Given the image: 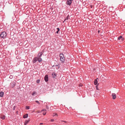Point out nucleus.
<instances>
[{
	"label": "nucleus",
	"instance_id": "obj_1",
	"mask_svg": "<svg viewBox=\"0 0 125 125\" xmlns=\"http://www.w3.org/2000/svg\"><path fill=\"white\" fill-rule=\"evenodd\" d=\"M43 53V52H40V55H39L40 53H39L38 55V58L37 57H35L33 60V63H35L37 60H38V61L40 62L42 61V59L41 58H40L42 56Z\"/></svg>",
	"mask_w": 125,
	"mask_h": 125
},
{
	"label": "nucleus",
	"instance_id": "obj_2",
	"mask_svg": "<svg viewBox=\"0 0 125 125\" xmlns=\"http://www.w3.org/2000/svg\"><path fill=\"white\" fill-rule=\"evenodd\" d=\"M60 60L62 62H64L65 61V58L64 57L63 54L62 53L60 54Z\"/></svg>",
	"mask_w": 125,
	"mask_h": 125
},
{
	"label": "nucleus",
	"instance_id": "obj_3",
	"mask_svg": "<svg viewBox=\"0 0 125 125\" xmlns=\"http://www.w3.org/2000/svg\"><path fill=\"white\" fill-rule=\"evenodd\" d=\"M7 35L6 32L3 31L2 32L0 35V37L3 39L5 38L6 37Z\"/></svg>",
	"mask_w": 125,
	"mask_h": 125
},
{
	"label": "nucleus",
	"instance_id": "obj_4",
	"mask_svg": "<svg viewBox=\"0 0 125 125\" xmlns=\"http://www.w3.org/2000/svg\"><path fill=\"white\" fill-rule=\"evenodd\" d=\"M73 0H68L67 2V4L70 5L71 4L72 1Z\"/></svg>",
	"mask_w": 125,
	"mask_h": 125
},
{
	"label": "nucleus",
	"instance_id": "obj_5",
	"mask_svg": "<svg viewBox=\"0 0 125 125\" xmlns=\"http://www.w3.org/2000/svg\"><path fill=\"white\" fill-rule=\"evenodd\" d=\"M44 80L46 82H47L48 81V75H46L44 77Z\"/></svg>",
	"mask_w": 125,
	"mask_h": 125
},
{
	"label": "nucleus",
	"instance_id": "obj_6",
	"mask_svg": "<svg viewBox=\"0 0 125 125\" xmlns=\"http://www.w3.org/2000/svg\"><path fill=\"white\" fill-rule=\"evenodd\" d=\"M112 96L113 97V99H115L116 98V94L115 93H112Z\"/></svg>",
	"mask_w": 125,
	"mask_h": 125
},
{
	"label": "nucleus",
	"instance_id": "obj_7",
	"mask_svg": "<svg viewBox=\"0 0 125 125\" xmlns=\"http://www.w3.org/2000/svg\"><path fill=\"white\" fill-rule=\"evenodd\" d=\"M11 87L12 88L15 85V83L14 82H13L10 83Z\"/></svg>",
	"mask_w": 125,
	"mask_h": 125
},
{
	"label": "nucleus",
	"instance_id": "obj_8",
	"mask_svg": "<svg viewBox=\"0 0 125 125\" xmlns=\"http://www.w3.org/2000/svg\"><path fill=\"white\" fill-rule=\"evenodd\" d=\"M52 77L53 78H55L56 76V75L55 73H52Z\"/></svg>",
	"mask_w": 125,
	"mask_h": 125
},
{
	"label": "nucleus",
	"instance_id": "obj_9",
	"mask_svg": "<svg viewBox=\"0 0 125 125\" xmlns=\"http://www.w3.org/2000/svg\"><path fill=\"white\" fill-rule=\"evenodd\" d=\"M30 121V119H29L28 120H26L25 122L24 125H26L27 124L29 123V122Z\"/></svg>",
	"mask_w": 125,
	"mask_h": 125
},
{
	"label": "nucleus",
	"instance_id": "obj_10",
	"mask_svg": "<svg viewBox=\"0 0 125 125\" xmlns=\"http://www.w3.org/2000/svg\"><path fill=\"white\" fill-rule=\"evenodd\" d=\"M5 118V116L4 115H1L0 116V118L2 120L4 119Z\"/></svg>",
	"mask_w": 125,
	"mask_h": 125
},
{
	"label": "nucleus",
	"instance_id": "obj_11",
	"mask_svg": "<svg viewBox=\"0 0 125 125\" xmlns=\"http://www.w3.org/2000/svg\"><path fill=\"white\" fill-rule=\"evenodd\" d=\"M4 95V93L3 92H0V96L1 97H2Z\"/></svg>",
	"mask_w": 125,
	"mask_h": 125
},
{
	"label": "nucleus",
	"instance_id": "obj_12",
	"mask_svg": "<svg viewBox=\"0 0 125 125\" xmlns=\"http://www.w3.org/2000/svg\"><path fill=\"white\" fill-rule=\"evenodd\" d=\"M28 117V114H26L23 116V118H27Z\"/></svg>",
	"mask_w": 125,
	"mask_h": 125
},
{
	"label": "nucleus",
	"instance_id": "obj_13",
	"mask_svg": "<svg viewBox=\"0 0 125 125\" xmlns=\"http://www.w3.org/2000/svg\"><path fill=\"white\" fill-rule=\"evenodd\" d=\"M97 83V80L95 79L94 80V84L95 85H96Z\"/></svg>",
	"mask_w": 125,
	"mask_h": 125
},
{
	"label": "nucleus",
	"instance_id": "obj_14",
	"mask_svg": "<svg viewBox=\"0 0 125 125\" xmlns=\"http://www.w3.org/2000/svg\"><path fill=\"white\" fill-rule=\"evenodd\" d=\"M36 94V92L35 91H34L33 92V93L32 94L33 96H34Z\"/></svg>",
	"mask_w": 125,
	"mask_h": 125
},
{
	"label": "nucleus",
	"instance_id": "obj_15",
	"mask_svg": "<svg viewBox=\"0 0 125 125\" xmlns=\"http://www.w3.org/2000/svg\"><path fill=\"white\" fill-rule=\"evenodd\" d=\"M56 115L57 116H58V115L56 113H54L53 116Z\"/></svg>",
	"mask_w": 125,
	"mask_h": 125
},
{
	"label": "nucleus",
	"instance_id": "obj_16",
	"mask_svg": "<svg viewBox=\"0 0 125 125\" xmlns=\"http://www.w3.org/2000/svg\"><path fill=\"white\" fill-rule=\"evenodd\" d=\"M69 16L68 15L67 17V18L65 19L64 20V21L63 22H64L65 21H66V20H68V19H69Z\"/></svg>",
	"mask_w": 125,
	"mask_h": 125
},
{
	"label": "nucleus",
	"instance_id": "obj_17",
	"mask_svg": "<svg viewBox=\"0 0 125 125\" xmlns=\"http://www.w3.org/2000/svg\"><path fill=\"white\" fill-rule=\"evenodd\" d=\"M122 38V36H120L119 38H118V39L119 40H120Z\"/></svg>",
	"mask_w": 125,
	"mask_h": 125
},
{
	"label": "nucleus",
	"instance_id": "obj_18",
	"mask_svg": "<svg viewBox=\"0 0 125 125\" xmlns=\"http://www.w3.org/2000/svg\"><path fill=\"white\" fill-rule=\"evenodd\" d=\"M26 108L27 109H30V107L29 106H26Z\"/></svg>",
	"mask_w": 125,
	"mask_h": 125
},
{
	"label": "nucleus",
	"instance_id": "obj_19",
	"mask_svg": "<svg viewBox=\"0 0 125 125\" xmlns=\"http://www.w3.org/2000/svg\"><path fill=\"white\" fill-rule=\"evenodd\" d=\"M35 102H36L38 104H40V103L38 101H36Z\"/></svg>",
	"mask_w": 125,
	"mask_h": 125
},
{
	"label": "nucleus",
	"instance_id": "obj_20",
	"mask_svg": "<svg viewBox=\"0 0 125 125\" xmlns=\"http://www.w3.org/2000/svg\"><path fill=\"white\" fill-rule=\"evenodd\" d=\"M46 111V109H42L41 111V112H42L43 111Z\"/></svg>",
	"mask_w": 125,
	"mask_h": 125
},
{
	"label": "nucleus",
	"instance_id": "obj_21",
	"mask_svg": "<svg viewBox=\"0 0 125 125\" xmlns=\"http://www.w3.org/2000/svg\"><path fill=\"white\" fill-rule=\"evenodd\" d=\"M37 83H39L40 82V80H37Z\"/></svg>",
	"mask_w": 125,
	"mask_h": 125
},
{
	"label": "nucleus",
	"instance_id": "obj_22",
	"mask_svg": "<svg viewBox=\"0 0 125 125\" xmlns=\"http://www.w3.org/2000/svg\"><path fill=\"white\" fill-rule=\"evenodd\" d=\"M36 113H39L40 112L39 111H36Z\"/></svg>",
	"mask_w": 125,
	"mask_h": 125
},
{
	"label": "nucleus",
	"instance_id": "obj_23",
	"mask_svg": "<svg viewBox=\"0 0 125 125\" xmlns=\"http://www.w3.org/2000/svg\"><path fill=\"white\" fill-rule=\"evenodd\" d=\"M54 121V120L53 119H51V121L53 122Z\"/></svg>",
	"mask_w": 125,
	"mask_h": 125
},
{
	"label": "nucleus",
	"instance_id": "obj_24",
	"mask_svg": "<svg viewBox=\"0 0 125 125\" xmlns=\"http://www.w3.org/2000/svg\"><path fill=\"white\" fill-rule=\"evenodd\" d=\"M10 78H12V76H10Z\"/></svg>",
	"mask_w": 125,
	"mask_h": 125
},
{
	"label": "nucleus",
	"instance_id": "obj_25",
	"mask_svg": "<svg viewBox=\"0 0 125 125\" xmlns=\"http://www.w3.org/2000/svg\"><path fill=\"white\" fill-rule=\"evenodd\" d=\"M79 85L80 86H82V84H80Z\"/></svg>",
	"mask_w": 125,
	"mask_h": 125
},
{
	"label": "nucleus",
	"instance_id": "obj_26",
	"mask_svg": "<svg viewBox=\"0 0 125 125\" xmlns=\"http://www.w3.org/2000/svg\"><path fill=\"white\" fill-rule=\"evenodd\" d=\"M46 112H45V113H43V115H46Z\"/></svg>",
	"mask_w": 125,
	"mask_h": 125
},
{
	"label": "nucleus",
	"instance_id": "obj_27",
	"mask_svg": "<svg viewBox=\"0 0 125 125\" xmlns=\"http://www.w3.org/2000/svg\"><path fill=\"white\" fill-rule=\"evenodd\" d=\"M57 30L58 31H60V29L58 28H57Z\"/></svg>",
	"mask_w": 125,
	"mask_h": 125
},
{
	"label": "nucleus",
	"instance_id": "obj_28",
	"mask_svg": "<svg viewBox=\"0 0 125 125\" xmlns=\"http://www.w3.org/2000/svg\"><path fill=\"white\" fill-rule=\"evenodd\" d=\"M96 87L97 89L98 90V88H97V85L96 86Z\"/></svg>",
	"mask_w": 125,
	"mask_h": 125
},
{
	"label": "nucleus",
	"instance_id": "obj_29",
	"mask_svg": "<svg viewBox=\"0 0 125 125\" xmlns=\"http://www.w3.org/2000/svg\"><path fill=\"white\" fill-rule=\"evenodd\" d=\"M59 31H56V33H58Z\"/></svg>",
	"mask_w": 125,
	"mask_h": 125
},
{
	"label": "nucleus",
	"instance_id": "obj_30",
	"mask_svg": "<svg viewBox=\"0 0 125 125\" xmlns=\"http://www.w3.org/2000/svg\"><path fill=\"white\" fill-rule=\"evenodd\" d=\"M124 40V38H122V41H123Z\"/></svg>",
	"mask_w": 125,
	"mask_h": 125
},
{
	"label": "nucleus",
	"instance_id": "obj_31",
	"mask_svg": "<svg viewBox=\"0 0 125 125\" xmlns=\"http://www.w3.org/2000/svg\"><path fill=\"white\" fill-rule=\"evenodd\" d=\"M62 121L64 122L65 123H66L67 122L65 121Z\"/></svg>",
	"mask_w": 125,
	"mask_h": 125
},
{
	"label": "nucleus",
	"instance_id": "obj_32",
	"mask_svg": "<svg viewBox=\"0 0 125 125\" xmlns=\"http://www.w3.org/2000/svg\"><path fill=\"white\" fill-rule=\"evenodd\" d=\"M42 124H43V123H40V125H42Z\"/></svg>",
	"mask_w": 125,
	"mask_h": 125
},
{
	"label": "nucleus",
	"instance_id": "obj_33",
	"mask_svg": "<svg viewBox=\"0 0 125 125\" xmlns=\"http://www.w3.org/2000/svg\"><path fill=\"white\" fill-rule=\"evenodd\" d=\"M15 106H14V108H13V109L14 110L15 109Z\"/></svg>",
	"mask_w": 125,
	"mask_h": 125
}]
</instances>
